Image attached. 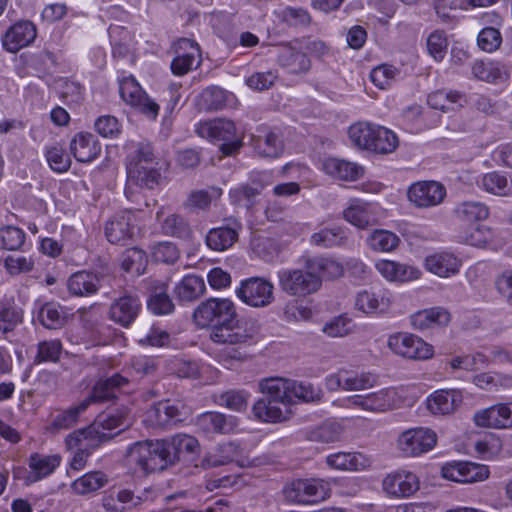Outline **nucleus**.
Listing matches in <instances>:
<instances>
[{
	"mask_svg": "<svg viewBox=\"0 0 512 512\" xmlns=\"http://www.w3.org/2000/svg\"><path fill=\"white\" fill-rule=\"evenodd\" d=\"M249 394L244 390H229L219 395L217 403L230 410L244 411L248 405Z\"/></svg>",
	"mask_w": 512,
	"mask_h": 512,
	"instance_id": "4d7b16f0",
	"label": "nucleus"
},
{
	"mask_svg": "<svg viewBox=\"0 0 512 512\" xmlns=\"http://www.w3.org/2000/svg\"><path fill=\"white\" fill-rule=\"evenodd\" d=\"M383 489L394 497H409L419 489V481L411 472L393 473L383 480Z\"/></svg>",
	"mask_w": 512,
	"mask_h": 512,
	"instance_id": "5701e85b",
	"label": "nucleus"
},
{
	"mask_svg": "<svg viewBox=\"0 0 512 512\" xmlns=\"http://www.w3.org/2000/svg\"><path fill=\"white\" fill-rule=\"evenodd\" d=\"M141 302L135 295L125 294L115 299L109 308V318L123 326L129 327L138 317Z\"/></svg>",
	"mask_w": 512,
	"mask_h": 512,
	"instance_id": "6ab92c4d",
	"label": "nucleus"
},
{
	"mask_svg": "<svg viewBox=\"0 0 512 512\" xmlns=\"http://www.w3.org/2000/svg\"><path fill=\"white\" fill-rule=\"evenodd\" d=\"M128 384V379L118 373L111 377L99 379L93 386L89 395L83 400L89 407L93 403L112 402L118 397L122 387Z\"/></svg>",
	"mask_w": 512,
	"mask_h": 512,
	"instance_id": "dca6fc26",
	"label": "nucleus"
},
{
	"mask_svg": "<svg viewBox=\"0 0 512 512\" xmlns=\"http://www.w3.org/2000/svg\"><path fill=\"white\" fill-rule=\"evenodd\" d=\"M197 426L205 433H229L234 426L233 419H228L219 412H206L197 418Z\"/></svg>",
	"mask_w": 512,
	"mask_h": 512,
	"instance_id": "f704fd0d",
	"label": "nucleus"
},
{
	"mask_svg": "<svg viewBox=\"0 0 512 512\" xmlns=\"http://www.w3.org/2000/svg\"><path fill=\"white\" fill-rule=\"evenodd\" d=\"M46 159L51 169L58 173L66 172L71 166L69 155L58 146H52L46 149Z\"/></svg>",
	"mask_w": 512,
	"mask_h": 512,
	"instance_id": "052dcab7",
	"label": "nucleus"
},
{
	"mask_svg": "<svg viewBox=\"0 0 512 512\" xmlns=\"http://www.w3.org/2000/svg\"><path fill=\"white\" fill-rule=\"evenodd\" d=\"M193 318L200 327L211 326V340L224 345L217 353V359L223 366L232 368L248 357L246 347L258 333V326L255 320L238 319L230 299H208L195 309Z\"/></svg>",
	"mask_w": 512,
	"mask_h": 512,
	"instance_id": "f257e3e1",
	"label": "nucleus"
},
{
	"mask_svg": "<svg viewBox=\"0 0 512 512\" xmlns=\"http://www.w3.org/2000/svg\"><path fill=\"white\" fill-rule=\"evenodd\" d=\"M125 457L142 472H161L176 464L169 439L138 441L128 447Z\"/></svg>",
	"mask_w": 512,
	"mask_h": 512,
	"instance_id": "f03ea898",
	"label": "nucleus"
},
{
	"mask_svg": "<svg viewBox=\"0 0 512 512\" xmlns=\"http://www.w3.org/2000/svg\"><path fill=\"white\" fill-rule=\"evenodd\" d=\"M502 43V36L498 29L494 27L483 28L477 37L479 48L485 52L496 51Z\"/></svg>",
	"mask_w": 512,
	"mask_h": 512,
	"instance_id": "bf43d9fd",
	"label": "nucleus"
},
{
	"mask_svg": "<svg viewBox=\"0 0 512 512\" xmlns=\"http://www.w3.org/2000/svg\"><path fill=\"white\" fill-rule=\"evenodd\" d=\"M36 27L30 21H19L12 25L2 37V44L6 51L15 53L28 46L36 38Z\"/></svg>",
	"mask_w": 512,
	"mask_h": 512,
	"instance_id": "aec40b11",
	"label": "nucleus"
},
{
	"mask_svg": "<svg viewBox=\"0 0 512 512\" xmlns=\"http://www.w3.org/2000/svg\"><path fill=\"white\" fill-rule=\"evenodd\" d=\"M399 145L397 135L382 126L376 129V135L373 144H370V151L377 154H389L395 151Z\"/></svg>",
	"mask_w": 512,
	"mask_h": 512,
	"instance_id": "49530a36",
	"label": "nucleus"
},
{
	"mask_svg": "<svg viewBox=\"0 0 512 512\" xmlns=\"http://www.w3.org/2000/svg\"><path fill=\"white\" fill-rule=\"evenodd\" d=\"M121 98L135 107L147 118L155 120L159 113V105L153 101L133 77H125L120 81Z\"/></svg>",
	"mask_w": 512,
	"mask_h": 512,
	"instance_id": "9b49d317",
	"label": "nucleus"
},
{
	"mask_svg": "<svg viewBox=\"0 0 512 512\" xmlns=\"http://www.w3.org/2000/svg\"><path fill=\"white\" fill-rule=\"evenodd\" d=\"M236 294L252 307H265L274 300L272 283L260 277L243 280Z\"/></svg>",
	"mask_w": 512,
	"mask_h": 512,
	"instance_id": "f8f14e48",
	"label": "nucleus"
},
{
	"mask_svg": "<svg viewBox=\"0 0 512 512\" xmlns=\"http://www.w3.org/2000/svg\"><path fill=\"white\" fill-rule=\"evenodd\" d=\"M278 63L293 74L305 73L311 67L308 56L291 44L281 46L278 53Z\"/></svg>",
	"mask_w": 512,
	"mask_h": 512,
	"instance_id": "393cba45",
	"label": "nucleus"
},
{
	"mask_svg": "<svg viewBox=\"0 0 512 512\" xmlns=\"http://www.w3.org/2000/svg\"><path fill=\"white\" fill-rule=\"evenodd\" d=\"M173 48L176 56L171 62V71L174 75L183 76L200 65V48L194 40L181 38Z\"/></svg>",
	"mask_w": 512,
	"mask_h": 512,
	"instance_id": "4468645a",
	"label": "nucleus"
},
{
	"mask_svg": "<svg viewBox=\"0 0 512 512\" xmlns=\"http://www.w3.org/2000/svg\"><path fill=\"white\" fill-rule=\"evenodd\" d=\"M63 346L60 340L52 339L41 341L37 345V354L34 363L58 362L62 353Z\"/></svg>",
	"mask_w": 512,
	"mask_h": 512,
	"instance_id": "603ef678",
	"label": "nucleus"
},
{
	"mask_svg": "<svg viewBox=\"0 0 512 512\" xmlns=\"http://www.w3.org/2000/svg\"><path fill=\"white\" fill-rule=\"evenodd\" d=\"M148 259L145 251L137 247L126 249L120 258L121 268L127 273H134L137 276L143 274Z\"/></svg>",
	"mask_w": 512,
	"mask_h": 512,
	"instance_id": "79ce46f5",
	"label": "nucleus"
},
{
	"mask_svg": "<svg viewBox=\"0 0 512 512\" xmlns=\"http://www.w3.org/2000/svg\"><path fill=\"white\" fill-rule=\"evenodd\" d=\"M168 439L176 463L180 461H191L193 460V456L199 453V442L193 436L177 434Z\"/></svg>",
	"mask_w": 512,
	"mask_h": 512,
	"instance_id": "c85d7f7f",
	"label": "nucleus"
},
{
	"mask_svg": "<svg viewBox=\"0 0 512 512\" xmlns=\"http://www.w3.org/2000/svg\"><path fill=\"white\" fill-rule=\"evenodd\" d=\"M25 241V232L14 226H5L0 229V246L6 250H19Z\"/></svg>",
	"mask_w": 512,
	"mask_h": 512,
	"instance_id": "6e6d98bb",
	"label": "nucleus"
},
{
	"mask_svg": "<svg viewBox=\"0 0 512 512\" xmlns=\"http://www.w3.org/2000/svg\"><path fill=\"white\" fill-rule=\"evenodd\" d=\"M455 214L461 221L473 223L487 219L489 216V209L481 202L466 201L455 208Z\"/></svg>",
	"mask_w": 512,
	"mask_h": 512,
	"instance_id": "37998d69",
	"label": "nucleus"
},
{
	"mask_svg": "<svg viewBox=\"0 0 512 512\" xmlns=\"http://www.w3.org/2000/svg\"><path fill=\"white\" fill-rule=\"evenodd\" d=\"M342 426L333 421H327L316 427L309 433L311 441L331 443L338 441L342 435Z\"/></svg>",
	"mask_w": 512,
	"mask_h": 512,
	"instance_id": "09e8293b",
	"label": "nucleus"
},
{
	"mask_svg": "<svg viewBox=\"0 0 512 512\" xmlns=\"http://www.w3.org/2000/svg\"><path fill=\"white\" fill-rule=\"evenodd\" d=\"M183 405L171 403L169 400L155 404L150 410V417L159 426H170L182 421Z\"/></svg>",
	"mask_w": 512,
	"mask_h": 512,
	"instance_id": "7c9ffc66",
	"label": "nucleus"
},
{
	"mask_svg": "<svg viewBox=\"0 0 512 512\" xmlns=\"http://www.w3.org/2000/svg\"><path fill=\"white\" fill-rule=\"evenodd\" d=\"M472 73L475 78L491 83L503 78V71L499 66L481 60L474 62Z\"/></svg>",
	"mask_w": 512,
	"mask_h": 512,
	"instance_id": "13d9d810",
	"label": "nucleus"
},
{
	"mask_svg": "<svg viewBox=\"0 0 512 512\" xmlns=\"http://www.w3.org/2000/svg\"><path fill=\"white\" fill-rule=\"evenodd\" d=\"M473 419L479 427L495 429L512 427V402L477 411Z\"/></svg>",
	"mask_w": 512,
	"mask_h": 512,
	"instance_id": "a211bd4d",
	"label": "nucleus"
},
{
	"mask_svg": "<svg viewBox=\"0 0 512 512\" xmlns=\"http://www.w3.org/2000/svg\"><path fill=\"white\" fill-rule=\"evenodd\" d=\"M226 222L224 226L208 231L205 241L210 249L218 252L225 251L237 242L242 224L236 218H229Z\"/></svg>",
	"mask_w": 512,
	"mask_h": 512,
	"instance_id": "f3484780",
	"label": "nucleus"
},
{
	"mask_svg": "<svg viewBox=\"0 0 512 512\" xmlns=\"http://www.w3.org/2000/svg\"><path fill=\"white\" fill-rule=\"evenodd\" d=\"M355 306L358 310L370 314L383 312L390 306V298L387 293H375L373 291H360L355 298Z\"/></svg>",
	"mask_w": 512,
	"mask_h": 512,
	"instance_id": "c756f323",
	"label": "nucleus"
},
{
	"mask_svg": "<svg viewBox=\"0 0 512 512\" xmlns=\"http://www.w3.org/2000/svg\"><path fill=\"white\" fill-rule=\"evenodd\" d=\"M323 169L328 175L344 181H356L364 173V168L357 163L338 158L326 159Z\"/></svg>",
	"mask_w": 512,
	"mask_h": 512,
	"instance_id": "bb28decb",
	"label": "nucleus"
},
{
	"mask_svg": "<svg viewBox=\"0 0 512 512\" xmlns=\"http://www.w3.org/2000/svg\"><path fill=\"white\" fill-rule=\"evenodd\" d=\"M448 42L443 31L432 32L427 39V49L435 60H442L446 54Z\"/></svg>",
	"mask_w": 512,
	"mask_h": 512,
	"instance_id": "774afa93",
	"label": "nucleus"
},
{
	"mask_svg": "<svg viewBox=\"0 0 512 512\" xmlns=\"http://www.w3.org/2000/svg\"><path fill=\"white\" fill-rule=\"evenodd\" d=\"M67 286L70 293L73 295L89 296L98 291L100 279L94 273L79 271L69 277Z\"/></svg>",
	"mask_w": 512,
	"mask_h": 512,
	"instance_id": "cd10ccee",
	"label": "nucleus"
},
{
	"mask_svg": "<svg viewBox=\"0 0 512 512\" xmlns=\"http://www.w3.org/2000/svg\"><path fill=\"white\" fill-rule=\"evenodd\" d=\"M424 266L427 271L441 278H449L459 273L462 261L449 252H439L428 255Z\"/></svg>",
	"mask_w": 512,
	"mask_h": 512,
	"instance_id": "4be33fe9",
	"label": "nucleus"
},
{
	"mask_svg": "<svg viewBox=\"0 0 512 512\" xmlns=\"http://www.w3.org/2000/svg\"><path fill=\"white\" fill-rule=\"evenodd\" d=\"M370 249L377 252H391L400 244V238L393 232L384 229H375L366 239Z\"/></svg>",
	"mask_w": 512,
	"mask_h": 512,
	"instance_id": "a19ab883",
	"label": "nucleus"
},
{
	"mask_svg": "<svg viewBox=\"0 0 512 512\" xmlns=\"http://www.w3.org/2000/svg\"><path fill=\"white\" fill-rule=\"evenodd\" d=\"M205 283L203 278L196 275L185 276L174 289L177 298L181 302H192L203 295Z\"/></svg>",
	"mask_w": 512,
	"mask_h": 512,
	"instance_id": "4c0bfd02",
	"label": "nucleus"
},
{
	"mask_svg": "<svg viewBox=\"0 0 512 512\" xmlns=\"http://www.w3.org/2000/svg\"><path fill=\"white\" fill-rule=\"evenodd\" d=\"M347 241L348 236L340 226L324 227L310 237L311 244L322 248L344 246Z\"/></svg>",
	"mask_w": 512,
	"mask_h": 512,
	"instance_id": "2f4dec72",
	"label": "nucleus"
},
{
	"mask_svg": "<svg viewBox=\"0 0 512 512\" xmlns=\"http://www.w3.org/2000/svg\"><path fill=\"white\" fill-rule=\"evenodd\" d=\"M60 459L58 455L32 454L29 458V467L32 472L28 479L31 482H36L50 475L59 466Z\"/></svg>",
	"mask_w": 512,
	"mask_h": 512,
	"instance_id": "c9c22d12",
	"label": "nucleus"
},
{
	"mask_svg": "<svg viewBox=\"0 0 512 512\" xmlns=\"http://www.w3.org/2000/svg\"><path fill=\"white\" fill-rule=\"evenodd\" d=\"M196 132L202 138L221 142L220 151L226 156L234 155L243 146L242 139L236 136L235 124L228 119L217 118L200 123Z\"/></svg>",
	"mask_w": 512,
	"mask_h": 512,
	"instance_id": "39448f33",
	"label": "nucleus"
},
{
	"mask_svg": "<svg viewBox=\"0 0 512 512\" xmlns=\"http://www.w3.org/2000/svg\"><path fill=\"white\" fill-rule=\"evenodd\" d=\"M460 400V392L456 390H439L428 398L427 407L433 414H449Z\"/></svg>",
	"mask_w": 512,
	"mask_h": 512,
	"instance_id": "473e14b6",
	"label": "nucleus"
},
{
	"mask_svg": "<svg viewBox=\"0 0 512 512\" xmlns=\"http://www.w3.org/2000/svg\"><path fill=\"white\" fill-rule=\"evenodd\" d=\"M127 410H121L117 413L101 414L97 417L96 421L87 428H94L98 432L116 434L117 436L122 430L113 433L114 429L122 426H127L126 423Z\"/></svg>",
	"mask_w": 512,
	"mask_h": 512,
	"instance_id": "a18cd8bd",
	"label": "nucleus"
},
{
	"mask_svg": "<svg viewBox=\"0 0 512 512\" xmlns=\"http://www.w3.org/2000/svg\"><path fill=\"white\" fill-rule=\"evenodd\" d=\"M116 434L98 432L94 428L79 429L69 434L65 443L68 449H76L70 467L80 470L84 467L90 453L103 443L112 440Z\"/></svg>",
	"mask_w": 512,
	"mask_h": 512,
	"instance_id": "20e7f679",
	"label": "nucleus"
},
{
	"mask_svg": "<svg viewBox=\"0 0 512 512\" xmlns=\"http://www.w3.org/2000/svg\"><path fill=\"white\" fill-rule=\"evenodd\" d=\"M270 381L271 378H268L260 382L259 387L265 397L259 399L253 405V413L257 419L265 422H278L285 420L289 404L286 401V398L282 397L281 394L278 398L277 394L266 390L265 385Z\"/></svg>",
	"mask_w": 512,
	"mask_h": 512,
	"instance_id": "9d476101",
	"label": "nucleus"
},
{
	"mask_svg": "<svg viewBox=\"0 0 512 512\" xmlns=\"http://www.w3.org/2000/svg\"><path fill=\"white\" fill-rule=\"evenodd\" d=\"M328 466L339 470H362L367 467L368 460L361 453L338 452L326 458Z\"/></svg>",
	"mask_w": 512,
	"mask_h": 512,
	"instance_id": "e433bc0d",
	"label": "nucleus"
},
{
	"mask_svg": "<svg viewBox=\"0 0 512 512\" xmlns=\"http://www.w3.org/2000/svg\"><path fill=\"white\" fill-rule=\"evenodd\" d=\"M152 257L156 262L173 264L179 258V251L172 242H161L154 246Z\"/></svg>",
	"mask_w": 512,
	"mask_h": 512,
	"instance_id": "338daca9",
	"label": "nucleus"
},
{
	"mask_svg": "<svg viewBox=\"0 0 512 512\" xmlns=\"http://www.w3.org/2000/svg\"><path fill=\"white\" fill-rule=\"evenodd\" d=\"M148 309L156 315H167L174 311V303L167 293V285L159 284L151 288L147 300Z\"/></svg>",
	"mask_w": 512,
	"mask_h": 512,
	"instance_id": "58836bf2",
	"label": "nucleus"
},
{
	"mask_svg": "<svg viewBox=\"0 0 512 512\" xmlns=\"http://www.w3.org/2000/svg\"><path fill=\"white\" fill-rule=\"evenodd\" d=\"M162 231L166 235L180 239H188L191 236V228L188 222L181 216L171 214L162 223Z\"/></svg>",
	"mask_w": 512,
	"mask_h": 512,
	"instance_id": "864d4df0",
	"label": "nucleus"
},
{
	"mask_svg": "<svg viewBox=\"0 0 512 512\" xmlns=\"http://www.w3.org/2000/svg\"><path fill=\"white\" fill-rule=\"evenodd\" d=\"M87 408L88 406L84 401L80 402L76 406L70 407L55 417L53 420V426L58 429L70 428L77 422L79 415Z\"/></svg>",
	"mask_w": 512,
	"mask_h": 512,
	"instance_id": "680f3d73",
	"label": "nucleus"
},
{
	"mask_svg": "<svg viewBox=\"0 0 512 512\" xmlns=\"http://www.w3.org/2000/svg\"><path fill=\"white\" fill-rule=\"evenodd\" d=\"M307 268L328 279L338 278L342 276L344 272L343 266L339 262L329 258L308 260Z\"/></svg>",
	"mask_w": 512,
	"mask_h": 512,
	"instance_id": "8fccbe9b",
	"label": "nucleus"
},
{
	"mask_svg": "<svg viewBox=\"0 0 512 512\" xmlns=\"http://www.w3.org/2000/svg\"><path fill=\"white\" fill-rule=\"evenodd\" d=\"M107 483V477L101 471H94L76 479L73 484V490L78 494H88L102 488Z\"/></svg>",
	"mask_w": 512,
	"mask_h": 512,
	"instance_id": "de8ad7c7",
	"label": "nucleus"
},
{
	"mask_svg": "<svg viewBox=\"0 0 512 512\" xmlns=\"http://www.w3.org/2000/svg\"><path fill=\"white\" fill-rule=\"evenodd\" d=\"M436 442L434 431L420 427L403 432L398 439V446L405 455L417 456L431 450Z\"/></svg>",
	"mask_w": 512,
	"mask_h": 512,
	"instance_id": "ddd939ff",
	"label": "nucleus"
},
{
	"mask_svg": "<svg viewBox=\"0 0 512 512\" xmlns=\"http://www.w3.org/2000/svg\"><path fill=\"white\" fill-rule=\"evenodd\" d=\"M377 128V125L369 123L354 124L349 128V138L356 147L370 151V144L374 142Z\"/></svg>",
	"mask_w": 512,
	"mask_h": 512,
	"instance_id": "c03bdc74",
	"label": "nucleus"
},
{
	"mask_svg": "<svg viewBox=\"0 0 512 512\" xmlns=\"http://www.w3.org/2000/svg\"><path fill=\"white\" fill-rule=\"evenodd\" d=\"M344 218L359 229H367L377 224L371 205H354L344 211Z\"/></svg>",
	"mask_w": 512,
	"mask_h": 512,
	"instance_id": "ea45409f",
	"label": "nucleus"
},
{
	"mask_svg": "<svg viewBox=\"0 0 512 512\" xmlns=\"http://www.w3.org/2000/svg\"><path fill=\"white\" fill-rule=\"evenodd\" d=\"M387 345L394 354L409 360H427L434 353L432 345L410 333L390 335Z\"/></svg>",
	"mask_w": 512,
	"mask_h": 512,
	"instance_id": "1a4fd4ad",
	"label": "nucleus"
},
{
	"mask_svg": "<svg viewBox=\"0 0 512 512\" xmlns=\"http://www.w3.org/2000/svg\"><path fill=\"white\" fill-rule=\"evenodd\" d=\"M105 235L112 244H125L133 235L130 214L121 215L110 220L106 224Z\"/></svg>",
	"mask_w": 512,
	"mask_h": 512,
	"instance_id": "72a5a7b5",
	"label": "nucleus"
},
{
	"mask_svg": "<svg viewBox=\"0 0 512 512\" xmlns=\"http://www.w3.org/2000/svg\"><path fill=\"white\" fill-rule=\"evenodd\" d=\"M265 388L269 392L277 394L278 398L281 394L282 397L286 398L288 404L292 403L294 398L304 402H316L323 396L322 390L310 383L278 377L271 378V381L265 385Z\"/></svg>",
	"mask_w": 512,
	"mask_h": 512,
	"instance_id": "6e6552de",
	"label": "nucleus"
},
{
	"mask_svg": "<svg viewBox=\"0 0 512 512\" xmlns=\"http://www.w3.org/2000/svg\"><path fill=\"white\" fill-rule=\"evenodd\" d=\"M241 452V448L238 444L233 442L223 443L216 448L215 452L204 456L200 464H196L195 466H200L203 469H211L231 462L240 463L238 458Z\"/></svg>",
	"mask_w": 512,
	"mask_h": 512,
	"instance_id": "b1692460",
	"label": "nucleus"
},
{
	"mask_svg": "<svg viewBox=\"0 0 512 512\" xmlns=\"http://www.w3.org/2000/svg\"><path fill=\"white\" fill-rule=\"evenodd\" d=\"M38 320L48 329H58L65 323V315L54 303L44 304L38 312Z\"/></svg>",
	"mask_w": 512,
	"mask_h": 512,
	"instance_id": "3c124183",
	"label": "nucleus"
},
{
	"mask_svg": "<svg viewBox=\"0 0 512 512\" xmlns=\"http://www.w3.org/2000/svg\"><path fill=\"white\" fill-rule=\"evenodd\" d=\"M259 134L251 137V144L261 157L276 158L284 151V142L276 129H259Z\"/></svg>",
	"mask_w": 512,
	"mask_h": 512,
	"instance_id": "412c9836",
	"label": "nucleus"
},
{
	"mask_svg": "<svg viewBox=\"0 0 512 512\" xmlns=\"http://www.w3.org/2000/svg\"><path fill=\"white\" fill-rule=\"evenodd\" d=\"M446 196L445 187L436 181H420L408 189L409 200L419 208L439 205Z\"/></svg>",
	"mask_w": 512,
	"mask_h": 512,
	"instance_id": "2eb2a0df",
	"label": "nucleus"
},
{
	"mask_svg": "<svg viewBox=\"0 0 512 512\" xmlns=\"http://www.w3.org/2000/svg\"><path fill=\"white\" fill-rule=\"evenodd\" d=\"M127 179L129 183L142 188L153 189L162 180L159 162L149 143H139L126 159Z\"/></svg>",
	"mask_w": 512,
	"mask_h": 512,
	"instance_id": "7ed1b4c3",
	"label": "nucleus"
},
{
	"mask_svg": "<svg viewBox=\"0 0 512 512\" xmlns=\"http://www.w3.org/2000/svg\"><path fill=\"white\" fill-rule=\"evenodd\" d=\"M281 290L290 296L305 297L319 290L322 281L313 270L283 269L278 272Z\"/></svg>",
	"mask_w": 512,
	"mask_h": 512,
	"instance_id": "423d86ee",
	"label": "nucleus"
},
{
	"mask_svg": "<svg viewBox=\"0 0 512 512\" xmlns=\"http://www.w3.org/2000/svg\"><path fill=\"white\" fill-rule=\"evenodd\" d=\"M22 322V311L10 303L0 304V332L9 333Z\"/></svg>",
	"mask_w": 512,
	"mask_h": 512,
	"instance_id": "5fc2aeb1",
	"label": "nucleus"
},
{
	"mask_svg": "<svg viewBox=\"0 0 512 512\" xmlns=\"http://www.w3.org/2000/svg\"><path fill=\"white\" fill-rule=\"evenodd\" d=\"M481 185L484 190L489 193L500 196L507 194V178L497 172L485 174L482 178Z\"/></svg>",
	"mask_w": 512,
	"mask_h": 512,
	"instance_id": "e2e57ef3",
	"label": "nucleus"
},
{
	"mask_svg": "<svg viewBox=\"0 0 512 512\" xmlns=\"http://www.w3.org/2000/svg\"><path fill=\"white\" fill-rule=\"evenodd\" d=\"M286 500L298 504H316L330 497L329 484L321 479H297L283 489Z\"/></svg>",
	"mask_w": 512,
	"mask_h": 512,
	"instance_id": "0eeeda50",
	"label": "nucleus"
},
{
	"mask_svg": "<svg viewBox=\"0 0 512 512\" xmlns=\"http://www.w3.org/2000/svg\"><path fill=\"white\" fill-rule=\"evenodd\" d=\"M70 150L78 162H91L101 151V146L90 133H78L72 139Z\"/></svg>",
	"mask_w": 512,
	"mask_h": 512,
	"instance_id": "a878e982",
	"label": "nucleus"
},
{
	"mask_svg": "<svg viewBox=\"0 0 512 512\" xmlns=\"http://www.w3.org/2000/svg\"><path fill=\"white\" fill-rule=\"evenodd\" d=\"M322 331L329 337H344L352 333V322L343 315L337 316L326 323Z\"/></svg>",
	"mask_w": 512,
	"mask_h": 512,
	"instance_id": "69168bd1",
	"label": "nucleus"
},
{
	"mask_svg": "<svg viewBox=\"0 0 512 512\" xmlns=\"http://www.w3.org/2000/svg\"><path fill=\"white\" fill-rule=\"evenodd\" d=\"M203 108L206 110L221 109L226 102L225 91L219 87H210L205 89L201 94Z\"/></svg>",
	"mask_w": 512,
	"mask_h": 512,
	"instance_id": "0e129e2a",
	"label": "nucleus"
}]
</instances>
